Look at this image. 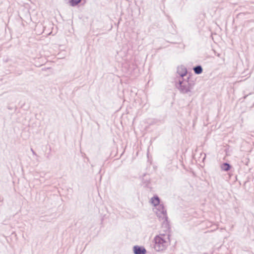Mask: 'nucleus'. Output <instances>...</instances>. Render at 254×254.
Instances as JSON below:
<instances>
[{
  "mask_svg": "<svg viewBox=\"0 0 254 254\" xmlns=\"http://www.w3.org/2000/svg\"><path fill=\"white\" fill-rule=\"evenodd\" d=\"M194 82L193 80L182 78L179 79L178 82L176 84V87L179 89L180 92L183 94H188L191 92L193 88Z\"/></svg>",
  "mask_w": 254,
  "mask_h": 254,
  "instance_id": "f257e3e1",
  "label": "nucleus"
},
{
  "mask_svg": "<svg viewBox=\"0 0 254 254\" xmlns=\"http://www.w3.org/2000/svg\"><path fill=\"white\" fill-rule=\"evenodd\" d=\"M169 236L164 234H160L154 238V248L156 251H161L165 250L168 245Z\"/></svg>",
  "mask_w": 254,
  "mask_h": 254,
  "instance_id": "f03ea898",
  "label": "nucleus"
},
{
  "mask_svg": "<svg viewBox=\"0 0 254 254\" xmlns=\"http://www.w3.org/2000/svg\"><path fill=\"white\" fill-rule=\"evenodd\" d=\"M156 213L158 217L165 221H167L168 217L167 212L163 204H160L156 207Z\"/></svg>",
  "mask_w": 254,
  "mask_h": 254,
  "instance_id": "7ed1b4c3",
  "label": "nucleus"
},
{
  "mask_svg": "<svg viewBox=\"0 0 254 254\" xmlns=\"http://www.w3.org/2000/svg\"><path fill=\"white\" fill-rule=\"evenodd\" d=\"M133 250L134 254H145L146 253V250L144 247L138 246H134Z\"/></svg>",
  "mask_w": 254,
  "mask_h": 254,
  "instance_id": "20e7f679",
  "label": "nucleus"
},
{
  "mask_svg": "<svg viewBox=\"0 0 254 254\" xmlns=\"http://www.w3.org/2000/svg\"><path fill=\"white\" fill-rule=\"evenodd\" d=\"M177 73L180 76L179 79H182L187 74V71L186 68L182 66L178 67L177 70Z\"/></svg>",
  "mask_w": 254,
  "mask_h": 254,
  "instance_id": "39448f33",
  "label": "nucleus"
},
{
  "mask_svg": "<svg viewBox=\"0 0 254 254\" xmlns=\"http://www.w3.org/2000/svg\"><path fill=\"white\" fill-rule=\"evenodd\" d=\"M151 203L155 206L157 207L160 204V199L159 197L157 196H154L151 199Z\"/></svg>",
  "mask_w": 254,
  "mask_h": 254,
  "instance_id": "423d86ee",
  "label": "nucleus"
},
{
  "mask_svg": "<svg viewBox=\"0 0 254 254\" xmlns=\"http://www.w3.org/2000/svg\"><path fill=\"white\" fill-rule=\"evenodd\" d=\"M221 169L222 170V171H228L231 166V165L228 163H222L221 165Z\"/></svg>",
  "mask_w": 254,
  "mask_h": 254,
  "instance_id": "0eeeda50",
  "label": "nucleus"
},
{
  "mask_svg": "<svg viewBox=\"0 0 254 254\" xmlns=\"http://www.w3.org/2000/svg\"><path fill=\"white\" fill-rule=\"evenodd\" d=\"M193 70L194 72V73L196 74H199L202 72L203 69L201 65H198L195 66H194L193 68Z\"/></svg>",
  "mask_w": 254,
  "mask_h": 254,
  "instance_id": "6e6552de",
  "label": "nucleus"
},
{
  "mask_svg": "<svg viewBox=\"0 0 254 254\" xmlns=\"http://www.w3.org/2000/svg\"><path fill=\"white\" fill-rule=\"evenodd\" d=\"M81 1L82 0H69V3L71 6H75Z\"/></svg>",
  "mask_w": 254,
  "mask_h": 254,
  "instance_id": "1a4fd4ad",
  "label": "nucleus"
},
{
  "mask_svg": "<svg viewBox=\"0 0 254 254\" xmlns=\"http://www.w3.org/2000/svg\"><path fill=\"white\" fill-rule=\"evenodd\" d=\"M149 181L143 182V185L144 186V187H149Z\"/></svg>",
  "mask_w": 254,
  "mask_h": 254,
  "instance_id": "9d476101",
  "label": "nucleus"
},
{
  "mask_svg": "<svg viewBox=\"0 0 254 254\" xmlns=\"http://www.w3.org/2000/svg\"><path fill=\"white\" fill-rule=\"evenodd\" d=\"M31 150L33 154L37 155L36 152L34 151V150L32 148H31Z\"/></svg>",
  "mask_w": 254,
  "mask_h": 254,
  "instance_id": "9b49d317",
  "label": "nucleus"
}]
</instances>
